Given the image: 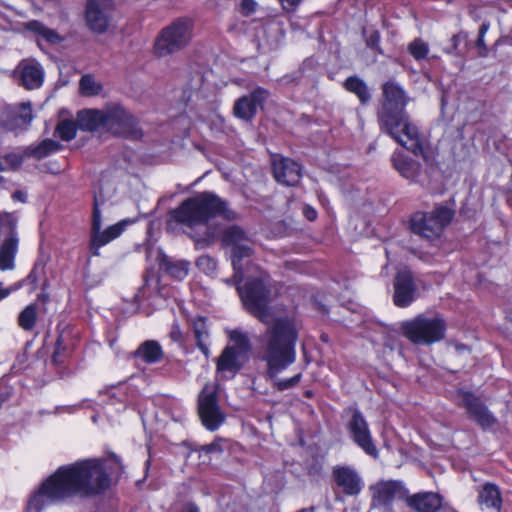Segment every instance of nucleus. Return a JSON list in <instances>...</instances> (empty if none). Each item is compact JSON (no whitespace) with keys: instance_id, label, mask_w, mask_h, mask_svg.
<instances>
[{"instance_id":"nucleus-29","label":"nucleus","mask_w":512,"mask_h":512,"mask_svg":"<svg viewBox=\"0 0 512 512\" xmlns=\"http://www.w3.org/2000/svg\"><path fill=\"white\" fill-rule=\"evenodd\" d=\"M134 356L141 358L145 363L153 364L162 360L164 353L161 345L155 340L143 342L134 352Z\"/></svg>"},{"instance_id":"nucleus-58","label":"nucleus","mask_w":512,"mask_h":512,"mask_svg":"<svg viewBox=\"0 0 512 512\" xmlns=\"http://www.w3.org/2000/svg\"><path fill=\"white\" fill-rule=\"evenodd\" d=\"M315 508L314 507H310V508H304V509H301L300 511L298 512H314Z\"/></svg>"},{"instance_id":"nucleus-16","label":"nucleus","mask_w":512,"mask_h":512,"mask_svg":"<svg viewBox=\"0 0 512 512\" xmlns=\"http://www.w3.org/2000/svg\"><path fill=\"white\" fill-rule=\"evenodd\" d=\"M32 119V108L29 102L16 106H0V127L5 131L23 129L30 124Z\"/></svg>"},{"instance_id":"nucleus-39","label":"nucleus","mask_w":512,"mask_h":512,"mask_svg":"<svg viewBox=\"0 0 512 512\" xmlns=\"http://www.w3.org/2000/svg\"><path fill=\"white\" fill-rule=\"evenodd\" d=\"M77 128V121L61 120L56 126L55 134L59 136L61 140L68 142L75 138Z\"/></svg>"},{"instance_id":"nucleus-3","label":"nucleus","mask_w":512,"mask_h":512,"mask_svg":"<svg viewBox=\"0 0 512 512\" xmlns=\"http://www.w3.org/2000/svg\"><path fill=\"white\" fill-rule=\"evenodd\" d=\"M383 101L377 113L380 129L415 155L426 159L418 128L410 121L405 107L409 102L403 87L395 80L382 85Z\"/></svg>"},{"instance_id":"nucleus-17","label":"nucleus","mask_w":512,"mask_h":512,"mask_svg":"<svg viewBox=\"0 0 512 512\" xmlns=\"http://www.w3.org/2000/svg\"><path fill=\"white\" fill-rule=\"evenodd\" d=\"M269 97V92L261 87L256 88L250 94L244 95L235 101L233 112L234 115L242 120H252L258 108H262L264 102Z\"/></svg>"},{"instance_id":"nucleus-4","label":"nucleus","mask_w":512,"mask_h":512,"mask_svg":"<svg viewBox=\"0 0 512 512\" xmlns=\"http://www.w3.org/2000/svg\"><path fill=\"white\" fill-rule=\"evenodd\" d=\"M216 216L229 221L238 218V214L228 207L227 202L211 192H202L188 198L170 212L172 220L190 228L206 224L210 218Z\"/></svg>"},{"instance_id":"nucleus-9","label":"nucleus","mask_w":512,"mask_h":512,"mask_svg":"<svg viewBox=\"0 0 512 512\" xmlns=\"http://www.w3.org/2000/svg\"><path fill=\"white\" fill-rule=\"evenodd\" d=\"M222 244L229 249L235 280H243L244 272L242 261L253 255L254 242L249 235L237 225H231L222 233Z\"/></svg>"},{"instance_id":"nucleus-24","label":"nucleus","mask_w":512,"mask_h":512,"mask_svg":"<svg viewBox=\"0 0 512 512\" xmlns=\"http://www.w3.org/2000/svg\"><path fill=\"white\" fill-rule=\"evenodd\" d=\"M244 361L236 347H225L217 358L216 370L226 378H233L242 369Z\"/></svg>"},{"instance_id":"nucleus-22","label":"nucleus","mask_w":512,"mask_h":512,"mask_svg":"<svg viewBox=\"0 0 512 512\" xmlns=\"http://www.w3.org/2000/svg\"><path fill=\"white\" fill-rule=\"evenodd\" d=\"M19 84L28 90L39 88L43 83L44 71L35 60H23L17 66Z\"/></svg>"},{"instance_id":"nucleus-10","label":"nucleus","mask_w":512,"mask_h":512,"mask_svg":"<svg viewBox=\"0 0 512 512\" xmlns=\"http://www.w3.org/2000/svg\"><path fill=\"white\" fill-rule=\"evenodd\" d=\"M104 130L114 135L131 139H140L142 130L138 120L120 105L107 106L104 109Z\"/></svg>"},{"instance_id":"nucleus-53","label":"nucleus","mask_w":512,"mask_h":512,"mask_svg":"<svg viewBox=\"0 0 512 512\" xmlns=\"http://www.w3.org/2000/svg\"><path fill=\"white\" fill-rule=\"evenodd\" d=\"M181 512H200L199 508L194 504H187L183 507Z\"/></svg>"},{"instance_id":"nucleus-37","label":"nucleus","mask_w":512,"mask_h":512,"mask_svg":"<svg viewBox=\"0 0 512 512\" xmlns=\"http://www.w3.org/2000/svg\"><path fill=\"white\" fill-rule=\"evenodd\" d=\"M27 158L24 155V150L22 153L11 152L7 153L4 156L0 157V170L1 171H10L17 170L21 167L24 159Z\"/></svg>"},{"instance_id":"nucleus-46","label":"nucleus","mask_w":512,"mask_h":512,"mask_svg":"<svg viewBox=\"0 0 512 512\" xmlns=\"http://www.w3.org/2000/svg\"><path fill=\"white\" fill-rule=\"evenodd\" d=\"M222 443H223L222 440H215L214 442H212L210 444L201 446L200 451L204 452L206 454L221 453V452H223V449H224Z\"/></svg>"},{"instance_id":"nucleus-20","label":"nucleus","mask_w":512,"mask_h":512,"mask_svg":"<svg viewBox=\"0 0 512 512\" xmlns=\"http://www.w3.org/2000/svg\"><path fill=\"white\" fill-rule=\"evenodd\" d=\"M394 303L398 307H407L415 299L416 286L412 275L407 271L397 273L394 282Z\"/></svg>"},{"instance_id":"nucleus-50","label":"nucleus","mask_w":512,"mask_h":512,"mask_svg":"<svg viewBox=\"0 0 512 512\" xmlns=\"http://www.w3.org/2000/svg\"><path fill=\"white\" fill-rule=\"evenodd\" d=\"M215 237V232L211 231L208 227H206V232L202 238H194L195 242L197 244L203 243V244H210Z\"/></svg>"},{"instance_id":"nucleus-54","label":"nucleus","mask_w":512,"mask_h":512,"mask_svg":"<svg viewBox=\"0 0 512 512\" xmlns=\"http://www.w3.org/2000/svg\"><path fill=\"white\" fill-rule=\"evenodd\" d=\"M223 281H224L226 284H228V285H231V284L236 285V287H237V288H238V286H240V283L242 282V280H241V281H239V282H237V281L235 280V274L233 275V277H232V278H230V279H224Z\"/></svg>"},{"instance_id":"nucleus-43","label":"nucleus","mask_w":512,"mask_h":512,"mask_svg":"<svg viewBox=\"0 0 512 512\" xmlns=\"http://www.w3.org/2000/svg\"><path fill=\"white\" fill-rule=\"evenodd\" d=\"M198 269L205 274L212 275L217 268V262L209 255H202L196 261Z\"/></svg>"},{"instance_id":"nucleus-33","label":"nucleus","mask_w":512,"mask_h":512,"mask_svg":"<svg viewBox=\"0 0 512 512\" xmlns=\"http://www.w3.org/2000/svg\"><path fill=\"white\" fill-rule=\"evenodd\" d=\"M25 30L40 36L49 44L55 45L63 41V38L53 29L48 28L37 20H32L24 24Z\"/></svg>"},{"instance_id":"nucleus-1","label":"nucleus","mask_w":512,"mask_h":512,"mask_svg":"<svg viewBox=\"0 0 512 512\" xmlns=\"http://www.w3.org/2000/svg\"><path fill=\"white\" fill-rule=\"evenodd\" d=\"M110 479L101 460L85 459L59 467L28 501V510L41 512L72 497H87L107 489Z\"/></svg>"},{"instance_id":"nucleus-23","label":"nucleus","mask_w":512,"mask_h":512,"mask_svg":"<svg viewBox=\"0 0 512 512\" xmlns=\"http://www.w3.org/2000/svg\"><path fill=\"white\" fill-rule=\"evenodd\" d=\"M406 504L415 512H438L443 507V497L435 492H419L409 495Z\"/></svg>"},{"instance_id":"nucleus-55","label":"nucleus","mask_w":512,"mask_h":512,"mask_svg":"<svg viewBox=\"0 0 512 512\" xmlns=\"http://www.w3.org/2000/svg\"><path fill=\"white\" fill-rule=\"evenodd\" d=\"M13 198L24 202L25 201V194L23 192H21V191H16V192L13 193Z\"/></svg>"},{"instance_id":"nucleus-30","label":"nucleus","mask_w":512,"mask_h":512,"mask_svg":"<svg viewBox=\"0 0 512 512\" xmlns=\"http://www.w3.org/2000/svg\"><path fill=\"white\" fill-rule=\"evenodd\" d=\"M160 268L163 269L172 278L181 281L189 273L190 262L186 260H173L168 256H162Z\"/></svg>"},{"instance_id":"nucleus-59","label":"nucleus","mask_w":512,"mask_h":512,"mask_svg":"<svg viewBox=\"0 0 512 512\" xmlns=\"http://www.w3.org/2000/svg\"><path fill=\"white\" fill-rule=\"evenodd\" d=\"M456 349H457L458 351L465 350V349H466V346H465V345H457V346H456Z\"/></svg>"},{"instance_id":"nucleus-15","label":"nucleus","mask_w":512,"mask_h":512,"mask_svg":"<svg viewBox=\"0 0 512 512\" xmlns=\"http://www.w3.org/2000/svg\"><path fill=\"white\" fill-rule=\"evenodd\" d=\"M371 492V506L390 512L394 500L403 493V485L400 481L382 480L369 487Z\"/></svg>"},{"instance_id":"nucleus-11","label":"nucleus","mask_w":512,"mask_h":512,"mask_svg":"<svg viewBox=\"0 0 512 512\" xmlns=\"http://www.w3.org/2000/svg\"><path fill=\"white\" fill-rule=\"evenodd\" d=\"M198 414L202 424L210 431L217 430L226 416L219 405L218 384L207 383L198 395Z\"/></svg>"},{"instance_id":"nucleus-52","label":"nucleus","mask_w":512,"mask_h":512,"mask_svg":"<svg viewBox=\"0 0 512 512\" xmlns=\"http://www.w3.org/2000/svg\"><path fill=\"white\" fill-rule=\"evenodd\" d=\"M476 45H477L479 48L483 49V52H480V55H481V56H485V55H486V52H487V47H486V45H485L484 36H481V35L479 34L478 39H477V42H476Z\"/></svg>"},{"instance_id":"nucleus-42","label":"nucleus","mask_w":512,"mask_h":512,"mask_svg":"<svg viewBox=\"0 0 512 512\" xmlns=\"http://www.w3.org/2000/svg\"><path fill=\"white\" fill-rule=\"evenodd\" d=\"M408 51L416 60H421L427 56L429 47L423 40L415 39L409 44Z\"/></svg>"},{"instance_id":"nucleus-25","label":"nucleus","mask_w":512,"mask_h":512,"mask_svg":"<svg viewBox=\"0 0 512 512\" xmlns=\"http://www.w3.org/2000/svg\"><path fill=\"white\" fill-rule=\"evenodd\" d=\"M477 503L481 510H490L500 512L502 507V497L499 487L491 482L479 486Z\"/></svg>"},{"instance_id":"nucleus-21","label":"nucleus","mask_w":512,"mask_h":512,"mask_svg":"<svg viewBox=\"0 0 512 512\" xmlns=\"http://www.w3.org/2000/svg\"><path fill=\"white\" fill-rule=\"evenodd\" d=\"M6 230L9 232L8 237L4 240L0 247V269L8 270L14 267V258L17 252L18 238L15 232V221L9 216H4Z\"/></svg>"},{"instance_id":"nucleus-44","label":"nucleus","mask_w":512,"mask_h":512,"mask_svg":"<svg viewBox=\"0 0 512 512\" xmlns=\"http://www.w3.org/2000/svg\"><path fill=\"white\" fill-rule=\"evenodd\" d=\"M363 34L366 38V45L371 48L377 50L379 53H382V50L379 46L380 43V34L377 30H371L368 34L367 31L364 30Z\"/></svg>"},{"instance_id":"nucleus-32","label":"nucleus","mask_w":512,"mask_h":512,"mask_svg":"<svg viewBox=\"0 0 512 512\" xmlns=\"http://www.w3.org/2000/svg\"><path fill=\"white\" fill-rule=\"evenodd\" d=\"M394 168L405 178L415 179L419 173L421 166L418 162L409 159L401 154L395 153L392 157Z\"/></svg>"},{"instance_id":"nucleus-14","label":"nucleus","mask_w":512,"mask_h":512,"mask_svg":"<svg viewBox=\"0 0 512 512\" xmlns=\"http://www.w3.org/2000/svg\"><path fill=\"white\" fill-rule=\"evenodd\" d=\"M349 436L367 455L377 458L378 449L373 441L369 425L362 413L355 410L347 424Z\"/></svg>"},{"instance_id":"nucleus-36","label":"nucleus","mask_w":512,"mask_h":512,"mask_svg":"<svg viewBox=\"0 0 512 512\" xmlns=\"http://www.w3.org/2000/svg\"><path fill=\"white\" fill-rule=\"evenodd\" d=\"M105 198L101 193H96L93 198V211L91 223V238L99 234L102 227V216L100 206L104 204Z\"/></svg>"},{"instance_id":"nucleus-31","label":"nucleus","mask_w":512,"mask_h":512,"mask_svg":"<svg viewBox=\"0 0 512 512\" xmlns=\"http://www.w3.org/2000/svg\"><path fill=\"white\" fill-rule=\"evenodd\" d=\"M62 145L52 139H44L36 145H29L24 148V155L27 158H35L41 160L52 153L60 150Z\"/></svg>"},{"instance_id":"nucleus-13","label":"nucleus","mask_w":512,"mask_h":512,"mask_svg":"<svg viewBox=\"0 0 512 512\" xmlns=\"http://www.w3.org/2000/svg\"><path fill=\"white\" fill-rule=\"evenodd\" d=\"M114 0H86L84 21L87 29L98 35L109 30L114 12Z\"/></svg>"},{"instance_id":"nucleus-38","label":"nucleus","mask_w":512,"mask_h":512,"mask_svg":"<svg viewBox=\"0 0 512 512\" xmlns=\"http://www.w3.org/2000/svg\"><path fill=\"white\" fill-rule=\"evenodd\" d=\"M71 349L72 346L67 343L65 335L60 334L55 344V349L52 355V362L55 365L62 364Z\"/></svg>"},{"instance_id":"nucleus-40","label":"nucleus","mask_w":512,"mask_h":512,"mask_svg":"<svg viewBox=\"0 0 512 512\" xmlns=\"http://www.w3.org/2000/svg\"><path fill=\"white\" fill-rule=\"evenodd\" d=\"M230 340L234 343L232 347H236L237 352L246 354L251 349L248 335L239 329L232 330L229 333Z\"/></svg>"},{"instance_id":"nucleus-47","label":"nucleus","mask_w":512,"mask_h":512,"mask_svg":"<svg viewBox=\"0 0 512 512\" xmlns=\"http://www.w3.org/2000/svg\"><path fill=\"white\" fill-rule=\"evenodd\" d=\"M169 336L174 342L182 343L184 341V333L177 322L172 324Z\"/></svg>"},{"instance_id":"nucleus-7","label":"nucleus","mask_w":512,"mask_h":512,"mask_svg":"<svg viewBox=\"0 0 512 512\" xmlns=\"http://www.w3.org/2000/svg\"><path fill=\"white\" fill-rule=\"evenodd\" d=\"M403 335L412 343L431 345L441 341L445 336L446 324L439 316L419 315L401 324Z\"/></svg>"},{"instance_id":"nucleus-45","label":"nucleus","mask_w":512,"mask_h":512,"mask_svg":"<svg viewBox=\"0 0 512 512\" xmlns=\"http://www.w3.org/2000/svg\"><path fill=\"white\" fill-rule=\"evenodd\" d=\"M467 36L464 33H458L452 36L451 38V47L447 48L445 51L449 54L455 53L459 54L458 45L461 41H466Z\"/></svg>"},{"instance_id":"nucleus-12","label":"nucleus","mask_w":512,"mask_h":512,"mask_svg":"<svg viewBox=\"0 0 512 512\" xmlns=\"http://www.w3.org/2000/svg\"><path fill=\"white\" fill-rule=\"evenodd\" d=\"M455 402L466 410L469 419L476 422L483 430L494 427L498 420L483 401L472 392L459 389L455 394Z\"/></svg>"},{"instance_id":"nucleus-41","label":"nucleus","mask_w":512,"mask_h":512,"mask_svg":"<svg viewBox=\"0 0 512 512\" xmlns=\"http://www.w3.org/2000/svg\"><path fill=\"white\" fill-rule=\"evenodd\" d=\"M102 89L100 83H98L91 75H84L80 80V91L85 96L98 95Z\"/></svg>"},{"instance_id":"nucleus-60","label":"nucleus","mask_w":512,"mask_h":512,"mask_svg":"<svg viewBox=\"0 0 512 512\" xmlns=\"http://www.w3.org/2000/svg\"><path fill=\"white\" fill-rule=\"evenodd\" d=\"M33 273H34V272H31V273H30L29 278H32V277H33Z\"/></svg>"},{"instance_id":"nucleus-51","label":"nucleus","mask_w":512,"mask_h":512,"mask_svg":"<svg viewBox=\"0 0 512 512\" xmlns=\"http://www.w3.org/2000/svg\"><path fill=\"white\" fill-rule=\"evenodd\" d=\"M303 214L309 221H314L317 218V211L308 205L303 207Z\"/></svg>"},{"instance_id":"nucleus-34","label":"nucleus","mask_w":512,"mask_h":512,"mask_svg":"<svg viewBox=\"0 0 512 512\" xmlns=\"http://www.w3.org/2000/svg\"><path fill=\"white\" fill-rule=\"evenodd\" d=\"M344 88L348 92L355 94L363 105L367 104L371 99V93L366 82L356 75L350 76L345 80Z\"/></svg>"},{"instance_id":"nucleus-8","label":"nucleus","mask_w":512,"mask_h":512,"mask_svg":"<svg viewBox=\"0 0 512 512\" xmlns=\"http://www.w3.org/2000/svg\"><path fill=\"white\" fill-rule=\"evenodd\" d=\"M453 215L451 209L443 206L436 207L430 212L418 211L411 216L410 230L423 239L433 241L441 236Z\"/></svg>"},{"instance_id":"nucleus-56","label":"nucleus","mask_w":512,"mask_h":512,"mask_svg":"<svg viewBox=\"0 0 512 512\" xmlns=\"http://www.w3.org/2000/svg\"><path fill=\"white\" fill-rule=\"evenodd\" d=\"M489 24L488 23H482L479 29V34L481 36H485L486 32L488 31Z\"/></svg>"},{"instance_id":"nucleus-26","label":"nucleus","mask_w":512,"mask_h":512,"mask_svg":"<svg viewBox=\"0 0 512 512\" xmlns=\"http://www.w3.org/2000/svg\"><path fill=\"white\" fill-rule=\"evenodd\" d=\"M132 223H133L132 220L125 219V220H122V221L108 227L104 231L100 230L99 234H96L94 237H92L91 241H90V251H91L92 255L99 256L100 255L99 249L102 246L108 244L110 241L119 237L122 234V232L125 230V228L129 224H132Z\"/></svg>"},{"instance_id":"nucleus-5","label":"nucleus","mask_w":512,"mask_h":512,"mask_svg":"<svg viewBox=\"0 0 512 512\" xmlns=\"http://www.w3.org/2000/svg\"><path fill=\"white\" fill-rule=\"evenodd\" d=\"M237 291L245 309L260 322L268 327L276 320L270 322L273 295L268 276L249 279L244 286H238Z\"/></svg>"},{"instance_id":"nucleus-57","label":"nucleus","mask_w":512,"mask_h":512,"mask_svg":"<svg viewBox=\"0 0 512 512\" xmlns=\"http://www.w3.org/2000/svg\"><path fill=\"white\" fill-rule=\"evenodd\" d=\"M9 295V291L5 289H0V300L4 299Z\"/></svg>"},{"instance_id":"nucleus-27","label":"nucleus","mask_w":512,"mask_h":512,"mask_svg":"<svg viewBox=\"0 0 512 512\" xmlns=\"http://www.w3.org/2000/svg\"><path fill=\"white\" fill-rule=\"evenodd\" d=\"M104 109H85L77 114V126L82 131L95 132L104 130Z\"/></svg>"},{"instance_id":"nucleus-2","label":"nucleus","mask_w":512,"mask_h":512,"mask_svg":"<svg viewBox=\"0 0 512 512\" xmlns=\"http://www.w3.org/2000/svg\"><path fill=\"white\" fill-rule=\"evenodd\" d=\"M298 337L296 322L289 317H278L258 338L259 359L266 364L264 376L278 391L296 387L302 378L301 373L288 379L278 378L281 372L296 361Z\"/></svg>"},{"instance_id":"nucleus-18","label":"nucleus","mask_w":512,"mask_h":512,"mask_svg":"<svg viewBox=\"0 0 512 512\" xmlns=\"http://www.w3.org/2000/svg\"><path fill=\"white\" fill-rule=\"evenodd\" d=\"M273 174L277 182L286 186H295L302 177L301 166L290 158L274 156Z\"/></svg>"},{"instance_id":"nucleus-28","label":"nucleus","mask_w":512,"mask_h":512,"mask_svg":"<svg viewBox=\"0 0 512 512\" xmlns=\"http://www.w3.org/2000/svg\"><path fill=\"white\" fill-rule=\"evenodd\" d=\"M191 329L196 340V345L200 351L207 357L209 355L208 340L210 337L207 319L198 316L191 321Z\"/></svg>"},{"instance_id":"nucleus-6","label":"nucleus","mask_w":512,"mask_h":512,"mask_svg":"<svg viewBox=\"0 0 512 512\" xmlns=\"http://www.w3.org/2000/svg\"><path fill=\"white\" fill-rule=\"evenodd\" d=\"M193 37V22L188 18H178L164 27L154 42L157 57H166L185 49Z\"/></svg>"},{"instance_id":"nucleus-48","label":"nucleus","mask_w":512,"mask_h":512,"mask_svg":"<svg viewBox=\"0 0 512 512\" xmlns=\"http://www.w3.org/2000/svg\"><path fill=\"white\" fill-rule=\"evenodd\" d=\"M256 6L257 3L254 0H242L240 4L241 13L248 16L256 10Z\"/></svg>"},{"instance_id":"nucleus-49","label":"nucleus","mask_w":512,"mask_h":512,"mask_svg":"<svg viewBox=\"0 0 512 512\" xmlns=\"http://www.w3.org/2000/svg\"><path fill=\"white\" fill-rule=\"evenodd\" d=\"M283 9L287 12H293L300 5L302 0H279Z\"/></svg>"},{"instance_id":"nucleus-19","label":"nucleus","mask_w":512,"mask_h":512,"mask_svg":"<svg viewBox=\"0 0 512 512\" xmlns=\"http://www.w3.org/2000/svg\"><path fill=\"white\" fill-rule=\"evenodd\" d=\"M332 476L346 495H357L362 490V479L357 471L349 466H337L332 471Z\"/></svg>"},{"instance_id":"nucleus-35","label":"nucleus","mask_w":512,"mask_h":512,"mask_svg":"<svg viewBox=\"0 0 512 512\" xmlns=\"http://www.w3.org/2000/svg\"><path fill=\"white\" fill-rule=\"evenodd\" d=\"M38 315V304L32 303L25 307L18 316V324L19 326L26 330L30 331L34 328Z\"/></svg>"}]
</instances>
